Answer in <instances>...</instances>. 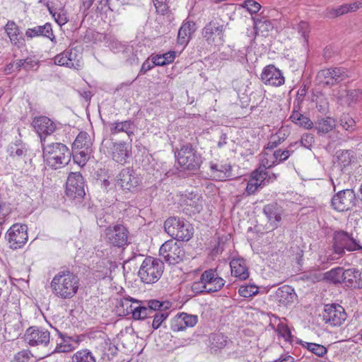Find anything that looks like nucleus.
Masks as SVG:
<instances>
[{
	"instance_id": "obj_53",
	"label": "nucleus",
	"mask_w": 362,
	"mask_h": 362,
	"mask_svg": "<svg viewBox=\"0 0 362 362\" xmlns=\"http://www.w3.org/2000/svg\"><path fill=\"white\" fill-rule=\"evenodd\" d=\"M33 357V354L30 350H22L14 356V361L16 362H29Z\"/></svg>"
},
{
	"instance_id": "obj_47",
	"label": "nucleus",
	"mask_w": 362,
	"mask_h": 362,
	"mask_svg": "<svg viewBox=\"0 0 362 362\" xmlns=\"http://www.w3.org/2000/svg\"><path fill=\"white\" fill-rule=\"evenodd\" d=\"M339 124L341 127L349 132L356 129V122L348 115H343L339 119Z\"/></svg>"
},
{
	"instance_id": "obj_4",
	"label": "nucleus",
	"mask_w": 362,
	"mask_h": 362,
	"mask_svg": "<svg viewBox=\"0 0 362 362\" xmlns=\"http://www.w3.org/2000/svg\"><path fill=\"white\" fill-rule=\"evenodd\" d=\"M42 146L43 158L49 166L59 169L69 163L71 153L66 145L62 143H52Z\"/></svg>"
},
{
	"instance_id": "obj_44",
	"label": "nucleus",
	"mask_w": 362,
	"mask_h": 362,
	"mask_svg": "<svg viewBox=\"0 0 362 362\" xmlns=\"http://www.w3.org/2000/svg\"><path fill=\"white\" fill-rule=\"evenodd\" d=\"M344 269L337 267L326 273V278L334 284L343 283Z\"/></svg>"
},
{
	"instance_id": "obj_25",
	"label": "nucleus",
	"mask_w": 362,
	"mask_h": 362,
	"mask_svg": "<svg viewBox=\"0 0 362 362\" xmlns=\"http://www.w3.org/2000/svg\"><path fill=\"white\" fill-rule=\"evenodd\" d=\"M212 176L217 180L223 181L232 177V167L229 163H211Z\"/></svg>"
},
{
	"instance_id": "obj_35",
	"label": "nucleus",
	"mask_w": 362,
	"mask_h": 362,
	"mask_svg": "<svg viewBox=\"0 0 362 362\" xmlns=\"http://www.w3.org/2000/svg\"><path fill=\"white\" fill-rule=\"evenodd\" d=\"M144 303H146V300L141 301L128 296L121 300V306L126 310V315L132 314L133 316L134 308L141 306L146 307Z\"/></svg>"
},
{
	"instance_id": "obj_46",
	"label": "nucleus",
	"mask_w": 362,
	"mask_h": 362,
	"mask_svg": "<svg viewBox=\"0 0 362 362\" xmlns=\"http://www.w3.org/2000/svg\"><path fill=\"white\" fill-rule=\"evenodd\" d=\"M228 337L221 333L214 334L211 337V344L212 348L222 349L226 346Z\"/></svg>"
},
{
	"instance_id": "obj_51",
	"label": "nucleus",
	"mask_w": 362,
	"mask_h": 362,
	"mask_svg": "<svg viewBox=\"0 0 362 362\" xmlns=\"http://www.w3.org/2000/svg\"><path fill=\"white\" fill-rule=\"evenodd\" d=\"M259 291L257 286L255 285H244L239 288V294L244 298H250L256 295Z\"/></svg>"
},
{
	"instance_id": "obj_8",
	"label": "nucleus",
	"mask_w": 362,
	"mask_h": 362,
	"mask_svg": "<svg viewBox=\"0 0 362 362\" xmlns=\"http://www.w3.org/2000/svg\"><path fill=\"white\" fill-rule=\"evenodd\" d=\"M348 77L345 69L341 67L322 69L316 76V81L320 85L333 86Z\"/></svg>"
},
{
	"instance_id": "obj_57",
	"label": "nucleus",
	"mask_w": 362,
	"mask_h": 362,
	"mask_svg": "<svg viewBox=\"0 0 362 362\" xmlns=\"http://www.w3.org/2000/svg\"><path fill=\"white\" fill-rule=\"evenodd\" d=\"M259 187H262V186H261L257 182H256L255 179L250 177L247 183L245 192L248 196L254 194Z\"/></svg>"
},
{
	"instance_id": "obj_24",
	"label": "nucleus",
	"mask_w": 362,
	"mask_h": 362,
	"mask_svg": "<svg viewBox=\"0 0 362 362\" xmlns=\"http://www.w3.org/2000/svg\"><path fill=\"white\" fill-rule=\"evenodd\" d=\"M296 296L294 289L288 285H284L277 288L275 292L274 299L280 305L286 306L293 303Z\"/></svg>"
},
{
	"instance_id": "obj_6",
	"label": "nucleus",
	"mask_w": 362,
	"mask_h": 362,
	"mask_svg": "<svg viewBox=\"0 0 362 362\" xmlns=\"http://www.w3.org/2000/svg\"><path fill=\"white\" fill-rule=\"evenodd\" d=\"M333 241L334 254L338 255V257L335 259L341 257L345 253V250L356 251L362 250V246L359 245L352 234H349L344 230L336 231L334 233Z\"/></svg>"
},
{
	"instance_id": "obj_28",
	"label": "nucleus",
	"mask_w": 362,
	"mask_h": 362,
	"mask_svg": "<svg viewBox=\"0 0 362 362\" xmlns=\"http://www.w3.org/2000/svg\"><path fill=\"white\" fill-rule=\"evenodd\" d=\"M196 25L193 21H185L179 29L177 41L180 45L187 44L190 36L195 32Z\"/></svg>"
},
{
	"instance_id": "obj_11",
	"label": "nucleus",
	"mask_w": 362,
	"mask_h": 362,
	"mask_svg": "<svg viewBox=\"0 0 362 362\" xmlns=\"http://www.w3.org/2000/svg\"><path fill=\"white\" fill-rule=\"evenodd\" d=\"M66 194L71 199H82L85 194V182L80 173H70L66 186Z\"/></svg>"
},
{
	"instance_id": "obj_5",
	"label": "nucleus",
	"mask_w": 362,
	"mask_h": 362,
	"mask_svg": "<svg viewBox=\"0 0 362 362\" xmlns=\"http://www.w3.org/2000/svg\"><path fill=\"white\" fill-rule=\"evenodd\" d=\"M163 272V263L157 258L147 257L143 261L138 275L142 282L153 284L158 281Z\"/></svg>"
},
{
	"instance_id": "obj_64",
	"label": "nucleus",
	"mask_w": 362,
	"mask_h": 362,
	"mask_svg": "<svg viewBox=\"0 0 362 362\" xmlns=\"http://www.w3.org/2000/svg\"><path fill=\"white\" fill-rule=\"evenodd\" d=\"M166 1L167 0H153V4L158 12H164L166 8Z\"/></svg>"
},
{
	"instance_id": "obj_32",
	"label": "nucleus",
	"mask_w": 362,
	"mask_h": 362,
	"mask_svg": "<svg viewBox=\"0 0 362 362\" xmlns=\"http://www.w3.org/2000/svg\"><path fill=\"white\" fill-rule=\"evenodd\" d=\"M297 108H298V106H294L291 115H290L291 120L300 127L311 129L313 127V122L308 117L300 112Z\"/></svg>"
},
{
	"instance_id": "obj_37",
	"label": "nucleus",
	"mask_w": 362,
	"mask_h": 362,
	"mask_svg": "<svg viewBox=\"0 0 362 362\" xmlns=\"http://www.w3.org/2000/svg\"><path fill=\"white\" fill-rule=\"evenodd\" d=\"M183 220L176 218H168L164 223V228L167 233L174 239L176 237V232L180 229Z\"/></svg>"
},
{
	"instance_id": "obj_27",
	"label": "nucleus",
	"mask_w": 362,
	"mask_h": 362,
	"mask_svg": "<svg viewBox=\"0 0 362 362\" xmlns=\"http://www.w3.org/2000/svg\"><path fill=\"white\" fill-rule=\"evenodd\" d=\"M25 36L28 38L43 36L49 38L51 41H54V40L52 25L49 23H47L43 25H38L33 28H28L25 31Z\"/></svg>"
},
{
	"instance_id": "obj_43",
	"label": "nucleus",
	"mask_w": 362,
	"mask_h": 362,
	"mask_svg": "<svg viewBox=\"0 0 362 362\" xmlns=\"http://www.w3.org/2000/svg\"><path fill=\"white\" fill-rule=\"evenodd\" d=\"M74 160L81 167L86 165L92 153V150L76 149L74 150Z\"/></svg>"
},
{
	"instance_id": "obj_21",
	"label": "nucleus",
	"mask_w": 362,
	"mask_h": 362,
	"mask_svg": "<svg viewBox=\"0 0 362 362\" xmlns=\"http://www.w3.org/2000/svg\"><path fill=\"white\" fill-rule=\"evenodd\" d=\"M110 150L112 160L120 164L126 163L131 154V148L124 142L114 143Z\"/></svg>"
},
{
	"instance_id": "obj_12",
	"label": "nucleus",
	"mask_w": 362,
	"mask_h": 362,
	"mask_svg": "<svg viewBox=\"0 0 362 362\" xmlns=\"http://www.w3.org/2000/svg\"><path fill=\"white\" fill-rule=\"evenodd\" d=\"M346 313L343 307L338 304L325 305L323 320L332 326H340L346 319Z\"/></svg>"
},
{
	"instance_id": "obj_7",
	"label": "nucleus",
	"mask_w": 362,
	"mask_h": 362,
	"mask_svg": "<svg viewBox=\"0 0 362 362\" xmlns=\"http://www.w3.org/2000/svg\"><path fill=\"white\" fill-rule=\"evenodd\" d=\"M159 255L168 264H175L183 260L185 251L180 243L175 240H169L160 246Z\"/></svg>"
},
{
	"instance_id": "obj_31",
	"label": "nucleus",
	"mask_w": 362,
	"mask_h": 362,
	"mask_svg": "<svg viewBox=\"0 0 362 362\" xmlns=\"http://www.w3.org/2000/svg\"><path fill=\"white\" fill-rule=\"evenodd\" d=\"M263 212L271 223L276 224L281 219V208L275 202L265 205L263 208Z\"/></svg>"
},
{
	"instance_id": "obj_15",
	"label": "nucleus",
	"mask_w": 362,
	"mask_h": 362,
	"mask_svg": "<svg viewBox=\"0 0 362 362\" xmlns=\"http://www.w3.org/2000/svg\"><path fill=\"white\" fill-rule=\"evenodd\" d=\"M25 337L30 346H47L50 341V333L44 328L30 327L26 330Z\"/></svg>"
},
{
	"instance_id": "obj_63",
	"label": "nucleus",
	"mask_w": 362,
	"mask_h": 362,
	"mask_svg": "<svg viewBox=\"0 0 362 362\" xmlns=\"http://www.w3.org/2000/svg\"><path fill=\"white\" fill-rule=\"evenodd\" d=\"M25 152L26 150L23 147L19 148L16 145L11 146L10 148V155L13 157H22L25 154Z\"/></svg>"
},
{
	"instance_id": "obj_55",
	"label": "nucleus",
	"mask_w": 362,
	"mask_h": 362,
	"mask_svg": "<svg viewBox=\"0 0 362 362\" xmlns=\"http://www.w3.org/2000/svg\"><path fill=\"white\" fill-rule=\"evenodd\" d=\"M191 288L192 291L196 294L207 293L206 285L204 280L202 279V275H201L199 280L195 281L192 283Z\"/></svg>"
},
{
	"instance_id": "obj_39",
	"label": "nucleus",
	"mask_w": 362,
	"mask_h": 362,
	"mask_svg": "<svg viewBox=\"0 0 362 362\" xmlns=\"http://www.w3.org/2000/svg\"><path fill=\"white\" fill-rule=\"evenodd\" d=\"M71 362H96V358L89 349H83L73 354Z\"/></svg>"
},
{
	"instance_id": "obj_45",
	"label": "nucleus",
	"mask_w": 362,
	"mask_h": 362,
	"mask_svg": "<svg viewBox=\"0 0 362 362\" xmlns=\"http://www.w3.org/2000/svg\"><path fill=\"white\" fill-rule=\"evenodd\" d=\"M267 170V169L259 166L258 169L252 173L250 177L255 179L256 182L263 187L267 184V179L268 176V171Z\"/></svg>"
},
{
	"instance_id": "obj_22",
	"label": "nucleus",
	"mask_w": 362,
	"mask_h": 362,
	"mask_svg": "<svg viewBox=\"0 0 362 362\" xmlns=\"http://www.w3.org/2000/svg\"><path fill=\"white\" fill-rule=\"evenodd\" d=\"M5 30L13 45L18 48L25 45L23 35L14 21H8L5 25Z\"/></svg>"
},
{
	"instance_id": "obj_41",
	"label": "nucleus",
	"mask_w": 362,
	"mask_h": 362,
	"mask_svg": "<svg viewBox=\"0 0 362 362\" xmlns=\"http://www.w3.org/2000/svg\"><path fill=\"white\" fill-rule=\"evenodd\" d=\"M98 267H103L104 269L101 271L97 270L95 273V277L100 279H104L109 277L112 272V269L115 268V264L109 260H103Z\"/></svg>"
},
{
	"instance_id": "obj_20",
	"label": "nucleus",
	"mask_w": 362,
	"mask_h": 362,
	"mask_svg": "<svg viewBox=\"0 0 362 362\" xmlns=\"http://www.w3.org/2000/svg\"><path fill=\"white\" fill-rule=\"evenodd\" d=\"M32 125L39 134L42 143L45 140V138H42L43 135H50L56 129L55 124L49 118L45 116L35 117Z\"/></svg>"
},
{
	"instance_id": "obj_62",
	"label": "nucleus",
	"mask_w": 362,
	"mask_h": 362,
	"mask_svg": "<svg viewBox=\"0 0 362 362\" xmlns=\"http://www.w3.org/2000/svg\"><path fill=\"white\" fill-rule=\"evenodd\" d=\"M349 8L348 4L341 5L337 8L332 9L329 12V15L331 17H335V16L344 15L349 12V8Z\"/></svg>"
},
{
	"instance_id": "obj_58",
	"label": "nucleus",
	"mask_w": 362,
	"mask_h": 362,
	"mask_svg": "<svg viewBox=\"0 0 362 362\" xmlns=\"http://www.w3.org/2000/svg\"><path fill=\"white\" fill-rule=\"evenodd\" d=\"M243 7L252 14L256 13L259 11L261 5L254 0H246L244 2Z\"/></svg>"
},
{
	"instance_id": "obj_33",
	"label": "nucleus",
	"mask_w": 362,
	"mask_h": 362,
	"mask_svg": "<svg viewBox=\"0 0 362 362\" xmlns=\"http://www.w3.org/2000/svg\"><path fill=\"white\" fill-rule=\"evenodd\" d=\"M92 145L89 134L87 132H81L76 136L72 148L73 150H92Z\"/></svg>"
},
{
	"instance_id": "obj_16",
	"label": "nucleus",
	"mask_w": 362,
	"mask_h": 362,
	"mask_svg": "<svg viewBox=\"0 0 362 362\" xmlns=\"http://www.w3.org/2000/svg\"><path fill=\"white\" fill-rule=\"evenodd\" d=\"M141 180L133 169H122L117 175V185L124 190L131 191L139 185Z\"/></svg>"
},
{
	"instance_id": "obj_18",
	"label": "nucleus",
	"mask_w": 362,
	"mask_h": 362,
	"mask_svg": "<svg viewBox=\"0 0 362 362\" xmlns=\"http://www.w3.org/2000/svg\"><path fill=\"white\" fill-rule=\"evenodd\" d=\"M261 80L265 85L280 86L285 82L282 72L274 65H268L264 68L261 74Z\"/></svg>"
},
{
	"instance_id": "obj_29",
	"label": "nucleus",
	"mask_w": 362,
	"mask_h": 362,
	"mask_svg": "<svg viewBox=\"0 0 362 362\" xmlns=\"http://www.w3.org/2000/svg\"><path fill=\"white\" fill-rule=\"evenodd\" d=\"M110 132L112 134L125 132L129 136L134 134V126L131 120L115 122L109 124Z\"/></svg>"
},
{
	"instance_id": "obj_50",
	"label": "nucleus",
	"mask_w": 362,
	"mask_h": 362,
	"mask_svg": "<svg viewBox=\"0 0 362 362\" xmlns=\"http://www.w3.org/2000/svg\"><path fill=\"white\" fill-rule=\"evenodd\" d=\"M285 139V134H282L281 132L271 136L269 141L267 145V151H272L274 148L277 147L283 141H284Z\"/></svg>"
},
{
	"instance_id": "obj_3",
	"label": "nucleus",
	"mask_w": 362,
	"mask_h": 362,
	"mask_svg": "<svg viewBox=\"0 0 362 362\" xmlns=\"http://www.w3.org/2000/svg\"><path fill=\"white\" fill-rule=\"evenodd\" d=\"M175 158L184 170L192 173L200 168L204 160L202 153L191 143L182 144L175 152Z\"/></svg>"
},
{
	"instance_id": "obj_13",
	"label": "nucleus",
	"mask_w": 362,
	"mask_h": 362,
	"mask_svg": "<svg viewBox=\"0 0 362 362\" xmlns=\"http://www.w3.org/2000/svg\"><path fill=\"white\" fill-rule=\"evenodd\" d=\"M26 225L13 224L7 231V238L12 249L22 247L28 240Z\"/></svg>"
},
{
	"instance_id": "obj_56",
	"label": "nucleus",
	"mask_w": 362,
	"mask_h": 362,
	"mask_svg": "<svg viewBox=\"0 0 362 362\" xmlns=\"http://www.w3.org/2000/svg\"><path fill=\"white\" fill-rule=\"evenodd\" d=\"M315 142L314 135L309 133H305L302 135L300 141L299 142L300 146H302L306 148L310 149L311 146Z\"/></svg>"
},
{
	"instance_id": "obj_1",
	"label": "nucleus",
	"mask_w": 362,
	"mask_h": 362,
	"mask_svg": "<svg viewBox=\"0 0 362 362\" xmlns=\"http://www.w3.org/2000/svg\"><path fill=\"white\" fill-rule=\"evenodd\" d=\"M145 306L134 308L133 319L144 320L153 317L151 327L156 330L160 328L169 315L167 311L171 307V303L168 300L151 299L146 300Z\"/></svg>"
},
{
	"instance_id": "obj_9",
	"label": "nucleus",
	"mask_w": 362,
	"mask_h": 362,
	"mask_svg": "<svg viewBox=\"0 0 362 362\" xmlns=\"http://www.w3.org/2000/svg\"><path fill=\"white\" fill-rule=\"evenodd\" d=\"M224 31L223 24L211 21L203 28L202 36L209 45L218 46L223 43Z\"/></svg>"
},
{
	"instance_id": "obj_14",
	"label": "nucleus",
	"mask_w": 362,
	"mask_h": 362,
	"mask_svg": "<svg viewBox=\"0 0 362 362\" xmlns=\"http://www.w3.org/2000/svg\"><path fill=\"white\" fill-rule=\"evenodd\" d=\"M355 193L352 189H344L333 197L332 205L336 211H348L355 205Z\"/></svg>"
},
{
	"instance_id": "obj_10",
	"label": "nucleus",
	"mask_w": 362,
	"mask_h": 362,
	"mask_svg": "<svg viewBox=\"0 0 362 362\" xmlns=\"http://www.w3.org/2000/svg\"><path fill=\"white\" fill-rule=\"evenodd\" d=\"M129 231L121 224L110 226L105 230L106 241L111 245L122 247L128 244Z\"/></svg>"
},
{
	"instance_id": "obj_23",
	"label": "nucleus",
	"mask_w": 362,
	"mask_h": 362,
	"mask_svg": "<svg viewBox=\"0 0 362 362\" xmlns=\"http://www.w3.org/2000/svg\"><path fill=\"white\" fill-rule=\"evenodd\" d=\"M56 330L61 339V341L57 343L55 349L52 351V354L69 353L74 351L76 349V346H74L71 342L74 341L78 345L79 340L78 339H74V337H70L66 334L60 332L57 329Z\"/></svg>"
},
{
	"instance_id": "obj_19",
	"label": "nucleus",
	"mask_w": 362,
	"mask_h": 362,
	"mask_svg": "<svg viewBox=\"0 0 362 362\" xmlns=\"http://www.w3.org/2000/svg\"><path fill=\"white\" fill-rule=\"evenodd\" d=\"M202 275L207 293L217 292L225 285L226 281L218 276L215 269H209L205 270Z\"/></svg>"
},
{
	"instance_id": "obj_60",
	"label": "nucleus",
	"mask_w": 362,
	"mask_h": 362,
	"mask_svg": "<svg viewBox=\"0 0 362 362\" xmlns=\"http://www.w3.org/2000/svg\"><path fill=\"white\" fill-rule=\"evenodd\" d=\"M67 52H62V53L55 56L54 60V64L59 66H65L69 68L68 59H66Z\"/></svg>"
},
{
	"instance_id": "obj_59",
	"label": "nucleus",
	"mask_w": 362,
	"mask_h": 362,
	"mask_svg": "<svg viewBox=\"0 0 362 362\" xmlns=\"http://www.w3.org/2000/svg\"><path fill=\"white\" fill-rule=\"evenodd\" d=\"M275 154L276 156L278 163L283 162L288 159L289 156L294 152V149H285L281 151V149H278L274 151Z\"/></svg>"
},
{
	"instance_id": "obj_42",
	"label": "nucleus",
	"mask_w": 362,
	"mask_h": 362,
	"mask_svg": "<svg viewBox=\"0 0 362 362\" xmlns=\"http://www.w3.org/2000/svg\"><path fill=\"white\" fill-rule=\"evenodd\" d=\"M301 344L304 348L319 357H322L327 353V348L319 344L304 341L301 342Z\"/></svg>"
},
{
	"instance_id": "obj_52",
	"label": "nucleus",
	"mask_w": 362,
	"mask_h": 362,
	"mask_svg": "<svg viewBox=\"0 0 362 362\" xmlns=\"http://www.w3.org/2000/svg\"><path fill=\"white\" fill-rule=\"evenodd\" d=\"M276 330L278 334L282 337L285 341L291 343L293 341V336L291 334V330L287 325L283 322L279 323Z\"/></svg>"
},
{
	"instance_id": "obj_26",
	"label": "nucleus",
	"mask_w": 362,
	"mask_h": 362,
	"mask_svg": "<svg viewBox=\"0 0 362 362\" xmlns=\"http://www.w3.org/2000/svg\"><path fill=\"white\" fill-rule=\"evenodd\" d=\"M343 283L353 288H362L361 273L356 269H344Z\"/></svg>"
},
{
	"instance_id": "obj_30",
	"label": "nucleus",
	"mask_w": 362,
	"mask_h": 362,
	"mask_svg": "<svg viewBox=\"0 0 362 362\" xmlns=\"http://www.w3.org/2000/svg\"><path fill=\"white\" fill-rule=\"evenodd\" d=\"M231 273L240 280H245L249 277V271L243 259H233L230 263Z\"/></svg>"
},
{
	"instance_id": "obj_54",
	"label": "nucleus",
	"mask_w": 362,
	"mask_h": 362,
	"mask_svg": "<svg viewBox=\"0 0 362 362\" xmlns=\"http://www.w3.org/2000/svg\"><path fill=\"white\" fill-rule=\"evenodd\" d=\"M24 69L25 71H36L39 67V61L34 57H28L23 59Z\"/></svg>"
},
{
	"instance_id": "obj_34",
	"label": "nucleus",
	"mask_w": 362,
	"mask_h": 362,
	"mask_svg": "<svg viewBox=\"0 0 362 362\" xmlns=\"http://www.w3.org/2000/svg\"><path fill=\"white\" fill-rule=\"evenodd\" d=\"M180 229L176 232L175 240L177 241H188L190 240L194 234V228L188 222L183 220L182 225L180 226Z\"/></svg>"
},
{
	"instance_id": "obj_36",
	"label": "nucleus",
	"mask_w": 362,
	"mask_h": 362,
	"mask_svg": "<svg viewBox=\"0 0 362 362\" xmlns=\"http://www.w3.org/2000/svg\"><path fill=\"white\" fill-rule=\"evenodd\" d=\"M336 127V121L332 117H325L317 121L315 129L317 134H324L331 132Z\"/></svg>"
},
{
	"instance_id": "obj_40",
	"label": "nucleus",
	"mask_w": 362,
	"mask_h": 362,
	"mask_svg": "<svg viewBox=\"0 0 362 362\" xmlns=\"http://www.w3.org/2000/svg\"><path fill=\"white\" fill-rule=\"evenodd\" d=\"M276 163H278V160L275 152L272 151H267L266 147L262 154L259 166L266 169H269L275 165Z\"/></svg>"
},
{
	"instance_id": "obj_17",
	"label": "nucleus",
	"mask_w": 362,
	"mask_h": 362,
	"mask_svg": "<svg viewBox=\"0 0 362 362\" xmlns=\"http://www.w3.org/2000/svg\"><path fill=\"white\" fill-rule=\"evenodd\" d=\"M198 322V317L181 313L176 315L170 322V329L173 332L184 331L187 327H194Z\"/></svg>"
},
{
	"instance_id": "obj_2",
	"label": "nucleus",
	"mask_w": 362,
	"mask_h": 362,
	"mask_svg": "<svg viewBox=\"0 0 362 362\" xmlns=\"http://www.w3.org/2000/svg\"><path fill=\"white\" fill-rule=\"evenodd\" d=\"M79 281L78 276L73 272L61 271L55 274L51 281L52 293L61 299H71L78 291Z\"/></svg>"
},
{
	"instance_id": "obj_49",
	"label": "nucleus",
	"mask_w": 362,
	"mask_h": 362,
	"mask_svg": "<svg viewBox=\"0 0 362 362\" xmlns=\"http://www.w3.org/2000/svg\"><path fill=\"white\" fill-rule=\"evenodd\" d=\"M338 163L341 168L349 166L352 160V156L351 151L349 150H343L338 153L337 155Z\"/></svg>"
},
{
	"instance_id": "obj_48",
	"label": "nucleus",
	"mask_w": 362,
	"mask_h": 362,
	"mask_svg": "<svg viewBox=\"0 0 362 362\" xmlns=\"http://www.w3.org/2000/svg\"><path fill=\"white\" fill-rule=\"evenodd\" d=\"M293 29L296 30L299 34L304 38L305 42L308 43L310 33V26L308 22L301 21L298 23L293 24Z\"/></svg>"
},
{
	"instance_id": "obj_38",
	"label": "nucleus",
	"mask_w": 362,
	"mask_h": 362,
	"mask_svg": "<svg viewBox=\"0 0 362 362\" xmlns=\"http://www.w3.org/2000/svg\"><path fill=\"white\" fill-rule=\"evenodd\" d=\"M67 52L66 59L69 64V68L79 69L82 64V57L80 53L74 48L65 49Z\"/></svg>"
},
{
	"instance_id": "obj_61",
	"label": "nucleus",
	"mask_w": 362,
	"mask_h": 362,
	"mask_svg": "<svg viewBox=\"0 0 362 362\" xmlns=\"http://www.w3.org/2000/svg\"><path fill=\"white\" fill-rule=\"evenodd\" d=\"M109 1L110 0H103L101 3L96 4V6H95L96 12L99 13H107V11H111L112 9L110 6Z\"/></svg>"
}]
</instances>
